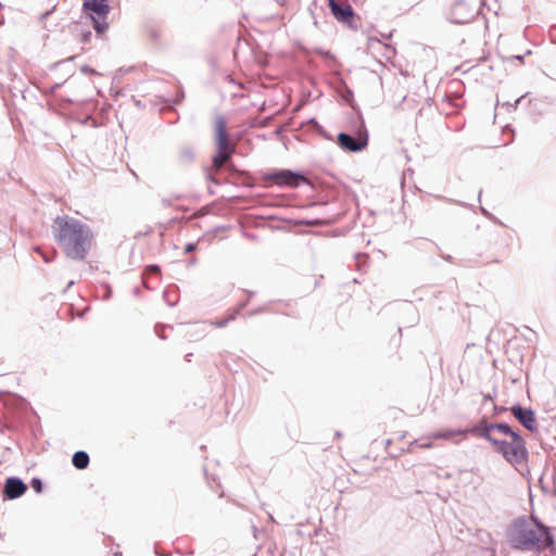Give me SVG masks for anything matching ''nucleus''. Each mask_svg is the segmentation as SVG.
<instances>
[{
  "mask_svg": "<svg viewBox=\"0 0 556 556\" xmlns=\"http://www.w3.org/2000/svg\"><path fill=\"white\" fill-rule=\"evenodd\" d=\"M35 488H37V491H40V483L35 484Z\"/></svg>",
  "mask_w": 556,
  "mask_h": 556,
  "instance_id": "18",
  "label": "nucleus"
},
{
  "mask_svg": "<svg viewBox=\"0 0 556 556\" xmlns=\"http://www.w3.org/2000/svg\"><path fill=\"white\" fill-rule=\"evenodd\" d=\"M56 243L73 260H84L92 244V232L86 224L68 216H59L53 223Z\"/></svg>",
  "mask_w": 556,
  "mask_h": 556,
  "instance_id": "1",
  "label": "nucleus"
},
{
  "mask_svg": "<svg viewBox=\"0 0 556 556\" xmlns=\"http://www.w3.org/2000/svg\"><path fill=\"white\" fill-rule=\"evenodd\" d=\"M481 434L491 442L496 452L513 466H523L527 463L528 452L519 434L505 424L485 426Z\"/></svg>",
  "mask_w": 556,
  "mask_h": 556,
  "instance_id": "2",
  "label": "nucleus"
},
{
  "mask_svg": "<svg viewBox=\"0 0 556 556\" xmlns=\"http://www.w3.org/2000/svg\"><path fill=\"white\" fill-rule=\"evenodd\" d=\"M513 543L516 548L542 551L551 547L554 544V539L549 530L541 523L521 522L514 531Z\"/></svg>",
  "mask_w": 556,
  "mask_h": 556,
  "instance_id": "3",
  "label": "nucleus"
},
{
  "mask_svg": "<svg viewBox=\"0 0 556 556\" xmlns=\"http://www.w3.org/2000/svg\"><path fill=\"white\" fill-rule=\"evenodd\" d=\"M339 146L350 152H356L363 150L367 144V137L358 135L357 138H353L346 134H340L338 136Z\"/></svg>",
  "mask_w": 556,
  "mask_h": 556,
  "instance_id": "7",
  "label": "nucleus"
},
{
  "mask_svg": "<svg viewBox=\"0 0 556 556\" xmlns=\"http://www.w3.org/2000/svg\"><path fill=\"white\" fill-rule=\"evenodd\" d=\"M83 11L92 21L97 34L102 35L109 29L106 17L110 13V5L108 0H85Z\"/></svg>",
  "mask_w": 556,
  "mask_h": 556,
  "instance_id": "5",
  "label": "nucleus"
},
{
  "mask_svg": "<svg viewBox=\"0 0 556 556\" xmlns=\"http://www.w3.org/2000/svg\"><path fill=\"white\" fill-rule=\"evenodd\" d=\"M35 488H37V491H40V483L35 484Z\"/></svg>",
  "mask_w": 556,
  "mask_h": 556,
  "instance_id": "19",
  "label": "nucleus"
},
{
  "mask_svg": "<svg viewBox=\"0 0 556 556\" xmlns=\"http://www.w3.org/2000/svg\"><path fill=\"white\" fill-rule=\"evenodd\" d=\"M236 318V314L232 313L230 314L228 317L226 318H223V319H218L214 323L215 326L217 327H225L229 321L233 320Z\"/></svg>",
  "mask_w": 556,
  "mask_h": 556,
  "instance_id": "13",
  "label": "nucleus"
},
{
  "mask_svg": "<svg viewBox=\"0 0 556 556\" xmlns=\"http://www.w3.org/2000/svg\"><path fill=\"white\" fill-rule=\"evenodd\" d=\"M513 414L528 430L536 431V420L532 410L514 407Z\"/></svg>",
  "mask_w": 556,
  "mask_h": 556,
  "instance_id": "10",
  "label": "nucleus"
},
{
  "mask_svg": "<svg viewBox=\"0 0 556 556\" xmlns=\"http://www.w3.org/2000/svg\"><path fill=\"white\" fill-rule=\"evenodd\" d=\"M468 432H469V430H460V429L448 430V429H445V430H440V431H437V432L432 433L430 438H432L434 440H440V439L452 440V439L457 438V437L466 438Z\"/></svg>",
  "mask_w": 556,
  "mask_h": 556,
  "instance_id": "11",
  "label": "nucleus"
},
{
  "mask_svg": "<svg viewBox=\"0 0 556 556\" xmlns=\"http://www.w3.org/2000/svg\"><path fill=\"white\" fill-rule=\"evenodd\" d=\"M26 490V484L20 479L9 478L5 481L4 494L11 500L22 496Z\"/></svg>",
  "mask_w": 556,
  "mask_h": 556,
  "instance_id": "9",
  "label": "nucleus"
},
{
  "mask_svg": "<svg viewBox=\"0 0 556 556\" xmlns=\"http://www.w3.org/2000/svg\"><path fill=\"white\" fill-rule=\"evenodd\" d=\"M216 135L217 154L213 157L212 172L217 173L233 153L227 134V125L224 117L218 116L214 124Z\"/></svg>",
  "mask_w": 556,
  "mask_h": 556,
  "instance_id": "4",
  "label": "nucleus"
},
{
  "mask_svg": "<svg viewBox=\"0 0 556 556\" xmlns=\"http://www.w3.org/2000/svg\"><path fill=\"white\" fill-rule=\"evenodd\" d=\"M264 180L268 184L276 185L279 187L295 188L301 182H306L307 179L298 173L289 169H282L275 173H270L264 176Z\"/></svg>",
  "mask_w": 556,
  "mask_h": 556,
  "instance_id": "6",
  "label": "nucleus"
},
{
  "mask_svg": "<svg viewBox=\"0 0 556 556\" xmlns=\"http://www.w3.org/2000/svg\"><path fill=\"white\" fill-rule=\"evenodd\" d=\"M160 267L157 265H150L146 268V274H159Z\"/></svg>",
  "mask_w": 556,
  "mask_h": 556,
  "instance_id": "14",
  "label": "nucleus"
},
{
  "mask_svg": "<svg viewBox=\"0 0 556 556\" xmlns=\"http://www.w3.org/2000/svg\"><path fill=\"white\" fill-rule=\"evenodd\" d=\"M91 33L89 30L83 33L81 35V42H88L90 40Z\"/></svg>",
  "mask_w": 556,
  "mask_h": 556,
  "instance_id": "15",
  "label": "nucleus"
},
{
  "mask_svg": "<svg viewBox=\"0 0 556 556\" xmlns=\"http://www.w3.org/2000/svg\"><path fill=\"white\" fill-rule=\"evenodd\" d=\"M420 446L424 447V448H429V447L432 446V444L429 442V443H424Z\"/></svg>",
  "mask_w": 556,
  "mask_h": 556,
  "instance_id": "17",
  "label": "nucleus"
},
{
  "mask_svg": "<svg viewBox=\"0 0 556 556\" xmlns=\"http://www.w3.org/2000/svg\"><path fill=\"white\" fill-rule=\"evenodd\" d=\"M89 464V456L86 452L78 451L73 456V465L77 469H85L88 467Z\"/></svg>",
  "mask_w": 556,
  "mask_h": 556,
  "instance_id": "12",
  "label": "nucleus"
},
{
  "mask_svg": "<svg viewBox=\"0 0 556 556\" xmlns=\"http://www.w3.org/2000/svg\"><path fill=\"white\" fill-rule=\"evenodd\" d=\"M328 3L331 14L339 22L349 23L353 18V10L350 4L340 5L336 0H330Z\"/></svg>",
  "mask_w": 556,
  "mask_h": 556,
  "instance_id": "8",
  "label": "nucleus"
},
{
  "mask_svg": "<svg viewBox=\"0 0 556 556\" xmlns=\"http://www.w3.org/2000/svg\"><path fill=\"white\" fill-rule=\"evenodd\" d=\"M197 248V245L194 243H188L186 247H185V252L186 253H189V252H192L194 251Z\"/></svg>",
  "mask_w": 556,
  "mask_h": 556,
  "instance_id": "16",
  "label": "nucleus"
}]
</instances>
